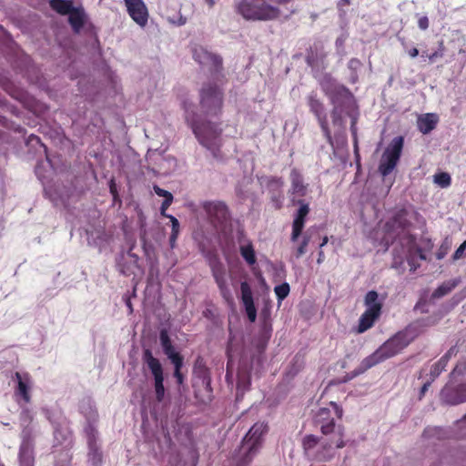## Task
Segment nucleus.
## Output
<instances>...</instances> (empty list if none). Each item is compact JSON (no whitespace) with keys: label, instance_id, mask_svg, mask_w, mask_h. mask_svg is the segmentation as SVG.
I'll return each mask as SVG.
<instances>
[{"label":"nucleus","instance_id":"f257e3e1","mask_svg":"<svg viewBox=\"0 0 466 466\" xmlns=\"http://www.w3.org/2000/svg\"><path fill=\"white\" fill-rule=\"evenodd\" d=\"M332 410L329 408H320L316 412L313 422L323 435L334 433L333 438L323 443L321 448L315 455V459L319 461H327L334 457V448L341 449L345 446L344 441V427L342 425L336 426L335 420H340L343 416L342 408L334 401L329 402Z\"/></svg>","mask_w":466,"mask_h":466},{"label":"nucleus","instance_id":"f03ea898","mask_svg":"<svg viewBox=\"0 0 466 466\" xmlns=\"http://www.w3.org/2000/svg\"><path fill=\"white\" fill-rule=\"evenodd\" d=\"M410 342L405 332H398L388 340H386L372 354L364 358L357 370H354L353 377L358 376L375 365L390 359L399 354Z\"/></svg>","mask_w":466,"mask_h":466},{"label":"nucleus","instance_id":"7ed1b4c3","mask_svg":"<svg viewBox=\"0 0 466 466\" xmlns=\"http://www.w3.org/2000/svg\"><path fill=\"white\" fill-rule=\"evenodd\" d=\"M186 121L192 128V131L199 143L209 150L215 151L220 147V136L222 129L218 124L209 121L199 122L194 113H190L189 106L187 102L183 103Z\"/></svg>","mask_w":466,"mask_h":466},{"label":"nucleus","instance_id":"20e7f679","mask_svg":"<svg viewBox=\"0 0 466 466\" xmlns=\"http://www.w3.org/2000/svg\"><path fill=\"white\" fill-rule=\"evenodd\" d=\"M236 8L237 12L248 21H273L281 15L280 9L270 5L268 0H241Z\"/></svg>","mask_w":466,"mask_h":466},{"label":"nucleus","instance_id":"39448f33","mask_svg":"<svg viewBox=\"0 0 466 466\" xmlns=\"http://www.w3.org/2000/svg\"><path fill=\"white\" fill-rule=\"evenodd\" d=\"M224 93L216 83L203 84L199 90V108L206 117L218 116L222 113Z\"/></svg>","mask_w":466,"mask_h":466},{"label":"nucleus","instance_id":"423d86ee","mask_svg":"<svg viewBox=\"0 0 466 466\" xmlns=\"http://www.w3.org/2000/svg\"><path fill=\"white\" fill-rule=\"evenodd\" d=\"M268 431V425L263 422L255 423L242 440L241 458L238 466H247L258 452L262 446V437Z\"/></svg>","mask_w":466,"mask_h":466},{"label":"nucleus","instance_id":"0eeeda50","mask_svg":"<svg viewBox=\"0 0 466 466\" xmlns=\"http://www.w3.org/2000/svg\"><path fill=\"white\" fill-rule=\"evenodd\" d=\"M144 365L150 371L154 380V390L156 400L162 402L165 399L166 389L164 386L165 374L161 361L153 355L149 349H145L142 353Z\"/></svg>","mask_w":466,"mask_h":466},{"label":"nucleus","instance_id":"6e6552de","mask_svg":"<svg viewBox=\"0 0 466 466\" xmlns=\"http://www.w3.org/2000/svg\"><path fill=\"white\" fill-rule=\"evenodd\" d=\"M364 304L367 309L360 318L358 325L359 333H363L370 329L380 318L382 309V303L379 301V294L375 290L367 292L364 298Z\"/></svg>","mask_w":466,"mask_h":466},{"label":"nucleus","instance_id":"1a4fd4ad","mask_svg":"<svg viewBox=\"0 0 466 466\" xmlns=\"http://www.w3.org/2000/svg\"><path fill=\"white\" fill-rule=\"evenodd\" d=\"M403 143L402 137H395L385 149L379 165V172L382 177H387L396 167L401 156Z\"/></svg>","mask_w":466,"mask_h":466},{"label":"nucleus","instance_id":"9d476101","mask_svg":"<svg viewBox=\"0 0 466 466\" xmlns=\"http://www.w3.org/2000/svg\"><path fill=\"white\" fill-rule=\"evenodd\" d=\"M208 222L217 229H222L230 220V213L227 204L220 200L205 201L202 203Z\"/></svg>","mask_w":466,"mask_h":466},{"label":"nucleus","instance_id":"9b49d317","mask_svg":"<svg viewBox=\"0 0 466 466\" xmlns=\"http://www.w3.org/2000/svg\"><path fill=\"white\" fill-rule=\"evenodd\" d=\"M307 105L309 111L315 116L327 142L333 147V138L328 123V116L323 102L318 97L315 91L307 96Z\"/></svg>","mask_w":466,"mask_h":466},{"label":"nucleus","instance_id":"f8f14e48","mask_svg":"<svg viewBox=\"0 0 466 466\" xmlns=\"http://www.w3.org/2000/svg\"><path fill=\"white\" fill-rule=\"evenodd\" d=\"M410 226V222L406 218V211L400 210L384 225L385 237L387 243H393L398 238L404 234Z\"/></svg>","mask_w":466,"mask_h":466},{"label":"nucleus","instance_id":"ddd939ff","mask_svg":"<svg viewBox=\"0 0 466 466\" xmlns=\"http://www.w3.org/2000/svg\"><path fill=\"white\" fill-rule=\"evenodd\" d=\"M326 96L329 98L333 106L356 108L354 96L350 89L342 85H333L325 89Z\"/></svg>","mask_w":466,"mask_h":466},{"label":"nucleus","instance_id":"4468645a","mask_svg":"<svg viewBox=\"0 0 466 466\" xmlns=\"http://www.w3.org/2000/svg\"><path fill=\"white\" fill-rule=\"evenodd\" d=\"M209 267L220 295L227 302H232L233 297L227 283L226 268L218 256L209 258Z\"/></svg>","mask_w":466,"mask_h":466},{"label":"nucleus","instance_id":"2eb2a0df","mask_svg":"<svg viewBox=\"0 0 466 466\" xmlns=\"http://www.w3.org/2000/svg\"><path fill=\"white\" fill-rule=\"evenodd\" d=\"M193 57L199 65L208 67L212 75H217L222 70V58L201 46L194 49Z\"/></svg>","mask_w":466,"mask_h":466},{"label":"nucleus","instance_id":"dca6fc26","mask_svg":"<svg viewBox=\"0 0 466 466\" xmlns=\"http://www.w3.org/2000/svg\"><path fill=\"white\" fill-rule=\"evenodd\" d=\"M296 203L299 206V208L296 211L292 221L290 241L293 243L297 242L299 238L301 236L305 228L307 217L310 211L309 205V203L305 202V200L299 199Z\"/></svg>","mask_w":466,"mask_h":466},{"label":"nucleus","instance_id":"f3484780","mask_svg":"<svg viewBox=\"0 0 466 466\" xmlns=\"http://www.w3.org/2000/svg\"><path fill=\"white\" fill-rule=\"evenodd\" d=\"M130 17L140 26L148 20V11L143 0H124Z\"/></svg>","mask_w":466,"mask_h":466},{"label":"nucleus","instance_id":"a211bd4d","mask_svg":"<svg viewBox=\"0 0 466 466\" xmlns=\"http://www.w3.org/2000/svg\"><path fill=\"white\" fill-rule=\"evenodd\" d=\"M240 292L241 301L245 308L248 319L250 322H255L257 319V309L254 304L251 287L247 281L240 283Z\"/></svg>","mask_w":466,"mask_h":466},{"label":"nucleus","instance_id":"6ab92c4d","mask_svg":"<svg viewBox=\"0 0 466 466\" xmlns=\"http://www.w3.org/2000/svg\"><path fill=\"white\" fill-rule=\"evenodd\" d=\"M326 57L327 54L324 52L323 46L321 44H314L307 51L306 63L310 67H315L322 64Z\"/></svg>","mask_w":466,"mask_h":466},{"label":"nucleus","instance_id":"aec40b11","mask_svg":"<svg viewBox=\"0 0 466 466\" xmlns=\"http://www.w3.org/2000/svg\"><path fill=\"white\" fill-rule=\"evenodd\" d=\"M15 378L17 380L15 395L20 396L25 400V402H26V403L30 402V400H31V396L29 393L30 375L28 373H24L22 375L20 372H15Z\"/></svg>","mask_w":466,"mask_h":466},{"label":"nucleus","instance_id":"412c9836","mask_svg":"<svg viewBox=\"0 0 466 466\" xmlns=\"http://www.w3.org/2000/svg\"><path fill=\"white\" fill-rule=\"evenodd\" d=\"M19 466H35L34 446L29 441L21 443L18 452Z\"/></svg>","mask_w":466,"mask_h":466},{"label":"nucleus","instance_id":"4be33fe9","mask_svg":"<svg viewBox=\"0 0 466 466\" xmlns=\"http://www.w3.org/2000/svg\"><path fill=\"white\" fill-rule=\"evenodd\" d=\"M441 399L443 402L450 405L465 402V398H461V392L459 390V386L451 387L448 384L441 390Z\"/></svg>","mask_w":466,"mask_h":466},{"label":"nucleus","instance_id":"5701e85b","mask_svg":"<svg viewBox=\"0 0 466 466\" xmlns=\"http://www.w3.org/2000/svg\"><path fill=\"white\" fill-rule=\"evenodd\" d=\"M439 122V116L434 113L420 115L417 120V127L420 132L426 135L435 129Z\"/></svg>","mask_w":466,"mask_h":466},{"label":"nucleus","instance_id":"b1692460","mask_svg":"<svg viewBox=\"0 0 466 466\" xmlns=\"http://www.w3.org/2000/svg\"><path fill=\"white\" fill-rule=\"evenodd\" d=\"M290 191L292 194L300 198L307 195L308 186L304 184L301 173L296 168H293L290 172Z\"/></svg>","mask_w":466,"mask_h":466},{"label":"nucleus","instance_id":"393cba45","mask_svg":"<svg viewBox=\"0 0 466 466\" xmlns=\"http://www.w3.org/2000/svg\"><path fill=\"white\" fill-rule=\"evenodd\" d=\"M68 23L75 33H79L86 23V14L82 7H74L68 14Z\"/></svg>","mask_w":466,"mask_h":466},{"label":"nucleus","instance_id":"a878e982","mask_svg":"<svg viewBox=\"0 0 466 466\" xmlns=\"http://www.w3.org/2000/svg\"><path fill=\"white\" fill-rule=\"evenodd\" d=\"M453 350H449L436 363H434L431 369V380H434L439 375L445 370Z\"/></svg>","mask_w":466,"mask_h":466},{"label":"nucleus","instance_id":"bb28decb","mask_svg":"<svg viewBox=\"0 0 466 466\" xmlns=\"http://www.w3.org/2000/svg\"><path fill=\"white\" fill-rule=\"evenodd\" d=\"M239 253L248 265L253 266L256 264L257 257L251 241L248 240L246 244L240 245Z\"/></svg>","mask_w":466,"mask_h":466},{"label":"nucleus","instance_id":"cd10ccee","mask_svg":"<svg viewBox=\"0 0 466 466\" xmlns=\"http://www.w3.org/2000/svg\"><path fill=\"white\" fill-rule=\"evenodd\" d=\"M49 5L52 10L56 11L61 15H66L75 7L72 0H50Z\"/></svg>","mask_w":466,"mask_h":466},{"label":"nucleus","instance_id":"c85d7f7f","mask_svg":"<svg viewBox=\"0 0 466 466\" xmlns=\"http://www.w3.org/2000/svg\"><path fill=\"white\" fill-rule=\"evenodd\" d=\"M159 341H160L161 347L163 349V352L166 356H168V355L176 352V350L172 344V340H171L167 329H163L160 330Z\"/></svg>","mask_w":466,"mask_h":466},{"label":"nucleus","instance_id":"c756f323","mask_svg":"<svg viewBox=\"0 0 466 466\" xmlns=\"http://www.w3.org/2000/svg\"><path fill=\"white\" fill-rule=\"evenodd\" d=\"M414 256H417L420 260H424L426 258L423 250L421 248L416 246L414 248H410L409 250V256L407 258V261L409 266L410 267L411 271H415L417 268L420 266L418 263L415 262Z\"/></svg>","mask_w":466,"mask_h":466},{"label":"nucleus","instance_id":"7c9ffc66","mask_svg":"<svg viewBox=\"0 0 466 466\" xmlns=\"http://www.w3.org/2000/svg\"><path fill=\"white\" fill-rule=\"evenodd\" d=\"M265 185L269 193H282L284 181L279 177H268Z\"/></svg>","mask_w":466,"mask_h":466},{"label":"nucleus","instance_id":"2f4dec72","mask_svg":"<svg viewBox=\"0 0 466 466\" xmlns=\"http://www.w3.org/2000/svg\"><path fill=\"white\" fill-rule=\"evenodd\" d=\"M433 181L441 188H446L451 184V177L447 172H440L433 176Z\"/></svg>","mask_w":466,"mask_h":466},{"label":"nucleus","instance_id":"473e14b6","mask_svg":"<svg viewBox=\"0 0 466 466\" xmlns=\"http://www.w3.org/2000/svg\"><path fill=\"white\" fill-rule=\"evenodd\" d=\"M455 287H456L455 282L443 283L433 291L432 297L435 299L441 298V297L449 294Z\"/></svg>","mask_w":466,"mask_h":466},{"label":"nucleus","instance_id":"72a5a7b5","mask_svg":"<svg viewBox=\"0 0 466 466\" xmlns=\"http://www.w3.org/2000/svg\"><path fill=\"white\" fill-rule=\"evenodd\" d=\"M290 287L289 283L284 282L280 285H278L274 288V292L278 299L279 303H281L289 294Z\"/></svg>","mask_w":466,"mask_h":466},{"label":"nucleus","instance_id":"f704fd0d","mask_svg":"<svg viewBox=\"0 0 466 466\" xmlns=\"http://www.w3.org/2000/svg\"><path fill=\"white\" fill-rule=\"evenodd\" d=\"M174 366V372L182 371L184 366V357L177 351L167 356Z\"/></svg>","mask_w":466,"mask_h":466},{"label":"nucleus","instance_id":"c9c22d12","mask_svg":"<svg viewBox=\"0 0 466 466\" xmlns=\"http://www.w3.org/2000/svg\"><path fill=\"white\" fill-rule=\"evenodd\" d=\"M319 439L317 436H315L313 434L306 435L302 441V446H303L304 451L307 452V451L312 450L314 447H316V445L319 443Z\"/></svg>","mask_w":466,"mask_h":466},{"label":"nucleus","instance_id":"e433bc0d","mask_svg":"<svg viewBox=\"0 0 466 466\" xmlns=\"http://www.w3.org/2000/svg\"><path fill=\"white\" fill-rule=\"evenodd\" d=\"M309 240H310L309 236H308V235L303 236L301 242L299 243V245L298 246V248H296V251H295V257L297 258H299L307 252V248L309 243Z\"/></svg>","mask_w":466,"mask_h":466},{"label":"nucleus","instance_id":"4c0bfd02","mask_svg":"<svg viewBox=\"0 0 466 466\" xmlns=\"http://www.w3.org/2000/svg\"><path fill=\"white\" fill-rule=\"evenodd\" d=\"M442 435H443V430L441 428H438V427H429V428H426L423 431V437L424 438H427V439H430V438H433V437H437L438 439H441L442 438Z\"/></svg>","mask_w":466,"mask_h":466},{"label":"nucleus","instance_id":"58836bf2","mask_svg":"<svg viewBox=\"0 0 466 466\" xmlns=\"http://www.w3.org/2000/svg\"><path fill=\"white\" fill-rule=\"evenodd\" d=\"M346 109L345 107L333 106L331 110V118L333 125H341L342 124V112Z\"/></svg>","mask_w":466,"mask_h":466},{"label":"nucleus","instance_id":"ea45409f","mask_svg":"<svg viewBox=\"0 0 466 466\" xmlns=\"http://www.w3.org/2000/svg\"><path fill=\"white\" fill-rule=\"evenodd\" d=\"M348 115H349V116L351 117L350 131H351L352 137L354 138L355 148L357 149L358 139H357V127H356V124H357V119H358V113L351 114L350 112H348Z\"/></svg>","mask_w":466,"mask_h":466},{"label":"nucleus","instance_id":"a19ab883","mask_svg":"<svg viewBox=\"0 0 466 466\" xmlns=\"http://www.w3.org/2000/svg\"><path fill=\"white\" fill-rule=\"evenodd\" d=\"M466 373V360L459 361L452 370L451 376L464 375Z\"/></svg>","mask_w":466,"mask_h":466},{"label":"nucleus","instance_id":"79ce46f5","mask_svg":"<svg viewBox=\"0 0 466 466\" xmlns=\"http://www.w3.org/2000/svg\"><path fill=\"white\" fill-rule=\"evenodd\" d=\"M445 46L443 42L440 43L438 50L428 56L431 62H434L437 58H441L444 56Z\"/></svg>","mask_w":466,"mask_h":466},{"label":"nucleus","instance_id":"37998d69","mask_svg":"<svg viewBox=\"0 0 466 466\" xmlns=\"http://www.w3.org/2000/svg\"><path fill=\"white\" fill-rule=\"evenodd\" d=\"M109 191H110V194L112 195L113 197V200L114 202H118L119 204L121 203V200L119 198V195H118V192H117V188H116V184L115 182V179L112 178L110 181H109Z\"/></svg>","mask_w":466,"mask_h":466},{"label":"nucleus","instance_id":"c03bdc74","mask_svg":"<svg viewBox=\"0 0 466 466\" xmlns=\"http://www.w3.org/2000/svg\"><path fill=\"white\" fill-rule=\"evenodd\" d=\"M173 199L174 198H167V199H164L162 204H161V207H160V214L161 216L165 217V218H168V214H167V209L170 207V205L172 204L173 202Z\"/></svg>","mask_w":466,"mask_h":466},{"label":"nucleus","instance_id":"a18cd8bd","mask_svg":"<svg viewBox=\"0 0 466 466\" xmlns=\"http://www.w3.org/2000/svg\"><path fill=\"white\" fill-rule=\"evenodd\" d=\"M153 190L157 196L163 197L164 199H167V198H173V195L169 191L161 188L157 185L153 186Z\"/></svg>","mask_w":466,"mask_h":466},{"label":"nucleus","instance_id":"49530a36","mask_svg":"<svg viewBox=\"0 0 466 466\" xmlns=\"http://www.w3.org/2000/svg\"><path fill=\"white\" fill-rule=\"evenodd\" d=\"M465 249H466V240H464L453 253V255H452L453 260H458V259L461 258L464 255Z\"/></svg>","mask_w":466,"mask_h":466},{"label":"nucleus","instance_id":"de8ad7c7","mask_svg":"<svg viewBox=\"0 0 466 466\" xmlns=\"http://www.w3.org/2000/svg\"><path fill=\"white\" fill-rule=\"evenodd\" d=\"M167 218H169V220L171 222V228H172L171 233L178 235L179 234V230H180L179 221L174 216H168Z\"/></svg>","mask_w":466,"mask_h":466},{"label":"nucleus","instance_id":"09e8293b","mask_svg":"<svg viewBox=\"0 0 466 466\" xmlns=\"http://www.w3.org/2000/svg\"><path fill=\"white\" fill-rule=\"evenodd\" d=\"M271 200L275 203V208L279 209L282 207V193H270Z\"/></svg>","mask_w":466,"mask_h":466},{"label":"nucleus","instance_id":"8fccbe9b","mask_svg":"<svg viewBox=\"0 0 466 466\" xmlns=\"http://www.w3.org/2000/svg\"><path fill=\"white\" fill-rule=\"evenodd\" d=\"M429 25H430L429 18L426 15L420 16L418 19V26L420 27V29L427 30L429 28Z\"/></svg>","mask_w":466,"mask_h":466},{"label":"nucleus","instance_id":"3c124183","mask_svg":"<svg viewBox=\"0 0 466 466\" xmlns=\"http://www.w3.org/2000/svg\"><path fill=\"white\" fill-rule=\"evenodd\" d=\"M173 376L176 379V382L178 386H182L185 381V375L182 373V371L173 372Z\"/></svg>","mask_w":466,"mask_h":466},{"label":"nucleus","instance_id":"603ef678","mask_svg":"<svg viewBox=\"0 0 466 466\" xmlns=\"http://www.w3.org/2000/svg\"><path fill=\"white\" fill-rule=\"evenodd\" d=\"M361 65L360 61L358 58H351L349 61V68L356 70Z\"/></svg>","mask_w":466,"mask_h":466},{"label":"nucleus","instance_id":"864d4df0","mask_svg":"<svg viewBox=\"0 0 466 466\" xmlns=\"http://www.w3.org/2000/svg\"><path fill=\"white\" fill-rule=\"evenodd\" d=\"M201 369H205V365L203 363V360L201 357H198L196 361H195V365H194V371L195 372H198V370H201Z\"/></svg>","mask_w":466,"mask_h":466},{"label":"nucleus","instance_id":"5fc2aeb1","mask_svg":"<svg viewBox=\"0 0 466 466\" xmlns=\"http://www.w3.org/2000/svg\"><path fill=\"white\" fill-rule=\"evenodd\" d=\"M261 317L264 319L266 322L270 318V310L267 307L263 308L261 310Z\"/></svg>","mask_w":466,"mask_h":466},{"label":"nucleus","instance_id":"6e6d98bb","mask_svg":"<svg viewBox=\"0 0 466 466\" xmlns=\"http://www.w3.org/2000/svg\"><path fill=\"white\" fill-rule=\"evenodd\" d=\"M431 385V381H428L426 383H424L420 389V399L422 398V396H424L425 392L428 390L429 387Z\"/></svg>","mask_w":466,"mask_h":466},{"label":"nucleus","instance_id":"4d7b16f0","mask_svg":"<svg viewBox=\"0 0 466 466\" xmlns=\"http://www.w3.org/2000/svg\"><path fill=\"white\" fill-rule=\"evenodd\" d=\"M459 390L461 392V398H465L466 401V381L459 385Z\"/></svg>","mask_w":466,"mask_h":466},{"label":"nucleus","instance_id":"13d9d810","mask_svg":"<svg viewBox=\"0 0 466 466\" xmlns=\"http://www.w3.org/2000/svg\"><path fill=\"white\" fill-rule=\"evenodd\" d=\"M177 237H178V235H177V234H172V233H171V235H170V237H169V244H170V247H171L172 248H173L175 247V245H176V241H177Z\"/></svg>","mask_w":466,"mask_h":466},{"label":"nucleus","instance_id":"bf43d9fd","mask_svg":"<svg viewBox=\"0 0 466 466\" xmlns=\"http://www.w3.org/2000/svg\"><path fill=\"white\" fill-rule=\"evenodd\" d=\"M408 54L410 57L414 58L419 55V50L416 47H413L409 50Z\"/></svg>","mask_w":466,"mask_h":466},{"label":"nucleus","instance_id":"052dcab7","mask_svg":"<svg viewBox=\"0 0 466 466\" xmlns=\"http://www.w3.org/2000/svg\"><path fill=\"white\" fill-rule=\"evenodd\" d=\"M325 260V255L322 250L319 251L317 263L321 264Z\"/></svg>","mask_w":466,"mask_h":466},{"label":"nucleus","instance_id":"680f3d73","mask_svg":"<svg viewBox=\"0 0 466 466\" xmlns=\"http://www.w3.org/2000/svg\"><path fill=\"white\" fill-rule=\"evenodd\" d=\"M446 254V250L445 249H442V247L440 248V250L438 251L436 257L438 259H441L444 258Z\"/></svg>","mask_w":466,"mask_h":466},{"label":"nucleus","instance_id":"e2e57ef3","mask_svg":"<svg viewBox=\"0 0 466 466\" xmlns=\"http://www.w3.org/2000/svg\"><path fill=\"white\" fill-rule=\"evenodd\" d=\"M126 304H127V307L129 309V313H132L133 312V307H132V303L130 301V299H128V298L127 299Z\"/></svg>","mask_w":466,"mask_h":466},{"label":"nucleus","instance_id":"0e129e2a","mask_svg":"<svg viewBox=\"0 0 466 466\" xmlns=\"http://www.w3.org/2000/svg\"><path fill=\"white\" fill-rule=\"evenodd\" d=\"M328 241H329V238H328L327 236H325V237L322 238V241H321V243H320V245H319V248H323V247L328 243Z\"/></svg>","mask_w":466,"mask_h":466},{"label":"nucleus","instance_id":"69168bd1","mask_svg":"<svg viewBox=\"0 0 466 466\" xmlns=\"http://www.w3.org/2000/svg\"><path fill=\"white\" fill-rule=\"evenodd\" d=\"M291 0H273V2H275L276 4L278 5H286L288 4L289 2H290Z\"/></svg>","mask_w":466,"mask_h":466},{"label":"nucleus","instance_id":"338daca9","mask_svg":"<svg viewBox=\"0 0 466 466\" xmlns=\"http://www.w3.org/2000/svg\"><path fill=\"white\" fill-rule=\"evenodd\" d=\"M34 141H35L36 143H40V138L37 136L32 135L30 137V142H34Z\"/></svg>","mask_w":466,"mask_h":466},{"label":"nucleus","instance_id":"774afa93","mask_svg":"<svg viewBox=\"0 0 466 466\" xmlns=\"http://www.w3.org/2000/svg\"><path fill=\"white\" fill-rule=\"evenodd\" d=\"M350 0H340L339 5H350Z\"/></svg>","mask_w":466,"mask_h":466}]
</instances>
